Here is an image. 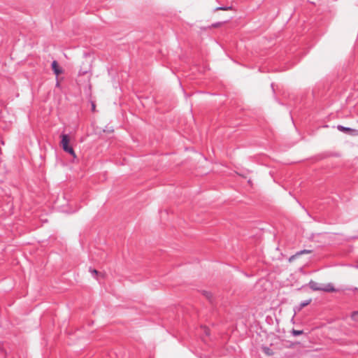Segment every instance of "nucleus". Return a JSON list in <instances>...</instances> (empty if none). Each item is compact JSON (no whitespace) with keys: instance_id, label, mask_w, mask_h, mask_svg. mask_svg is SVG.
<instances>
[{"instance_id":"1","label":"nucleus","mask_w":358,"mask_h":358,"mask_svg":"<svg viewBox=\"0 0 358 358\" xmlns=\"http://www.w3.org/2000/svg\"><path fill=\"white\" fill-rule=\"evenodd\" d=\"M62 140H61V145L63 148V150L69 153L71 155H72L73 157H76V153L73 149L72 147L69 146V137L67 134H62L61 136Z\"/></svg>"},{"instance_id":"2","label":"nucleus","mask_w":358,"mask_h":358,"mask_svg":"<svg viewBox=\"0 0 358 358\" xmlns=\"http://www.w3.org/2000/svg\"><path fill=\"white\" fill-rule=\"evenodd\" d=\"M313 251L311 250H302L298 251L297 252H296L295 255H294L289 257V261L292 262L301 255L310 254Z\"/></svg>"},{"instance_id":"3","label":"nucleus","mask_w":358,"mask_h":358,"mask_svg":"<svg viewBox=\"0 0 358 358\" xmlns=\"http://www.w3.org/2000/svg\"><path fill=\"white\" fill-rule=\"evenodd\" d=\"M321 291H324L326 292H336L337 290L334 288L332 283H328L326 285H322Z\"/></svg>"},{"instance_id":"4","label":"nucleus","mask_w":358,"mask_h":358,"mask_svg":"<svg viewBox=\"0 0 358 358\" xmlns=\"http://www.w3.org/2000/svg\"><path fill=\"white\" fill-rule=\"evenodd\" d=\"M51 66H52V71L57 76H59V74H61L62 73V69L59 66L57 61H53Z\"/></svg>"},{"instance_id":"5","label":"nucleus","mask_w":358,"mask_h":358,"mask_svg":"<svg viewBox=\"0 0 358 358\" xmlns=\"http://www.w3.org/2000/svg\"><path fill=\"white\" fill-rule=\"evenodd\" d=\"M309 287L314 291H321L322 285H320L315 281L311 280L309 282Z\"/></svg>"},{"instance_id":"6","label":"nucleus","mask_w":358,"mask_h":358,"mask_svg":"<svg viewBox=\"0 0 358 358\" xmlns=\"http://www.w3.org/2000/svg\"><path fill=\"white\" fill-rule=\"evenodd\" d=\"M337 129L341 131L348 132V133L355 131L354 129H352L350 127H343L342 125H338Z\"/></svg>"},{"instance_id":"7","label":"nucleus","mask_w":358,"mask_h":358,"mask_svg":"<svg viewBox=\"0 0 358 358\" xmlns=\"http://www.w3.org/2000/svg\"><path fill=\"white\" fill-rule=\"evenodd\" d=\"M232 10V6H219L215 8L213 11L216 12L218 10Z\"/></svg>"},{"instance_id":"8","label":"nucleus","mask_w":358,"mask_h":358,"mask_svg":"<svg viewBox=\"0 0 358 358\" xmlns=\"http://www.w3.org/2000/svg\"><path fill=\"white\" fill-rule=\"evenodd\" d=\"M262 350H263V352L266 355H268V356H271V355H273V350L268 348V347H263L262 348Z\"/></svg>"},{"instance_id":"9","label":"nucleus","mask_w":358,"mask_h":358,"mask_svg":"<svg viewBox=\"0 0 358 358\" xmlns=\"http://www.w3.org/2000/svg\"><path fill=\"white\" fill-rule=\"evenodd\" d=\"M310 302H311V299H308V300H306L304 301H302L299 304V310H301L303 308H304L305 306H306L308 304H310Z\"/></svg>"},{"instance_id":"10","label":"nucleus","mask_w":358,"mask_h":358,"mask_svg":"<svg viewBox=\"0 0 358 358\" xmlns=\"http://www.w3.org/2000/svg\"><path fill=\"white\" fill-rule=\"evenodd\" d=\"M351 317L355 321H358V311H354Z\"/></svg>"},{"instance_id":"11","label":"nucleus","mask_w":358,"mask_h":358,"mask_svg":"<svg viewBox=\"0 0 358 358\" xmlns=\"http://www.w3.org/2000/svg\"><path fill=\"white\" fill-rule=\"evenodd\" d=\"M292 334L293 336H299V335H301L303 334V331L301 330H296V329H293L292 331Z\"/></svg>"},{"instance_id":"12","label":"nucleus","mask_w":358,"mask_h":358,"mask_svg":"<svg viewBox=\"0 0 358 358\" xmlns=\"http://www.w3.org/2000/svg\"><path fill=\"white\" fill-rule=\"evenodd\" d=\"M203 295L206 296V297L209 300H210L212 298V294L209 292L203 291Z\"/></svg>"},{"instance_id":"13","label":"nucleus","mask_w":358,"mask_h":358,"mask_svg":"<svg viewBox=\"0 0 358 358\" xmlns=\"http://www.w3.org/2000/svg\"><path fill=\"white\" fill-rule=\"evenodd\" d=\"M90 272H91L94 275H96L98 273V271L96 269L92 268H90Z\"/></svg>"},{"instance_id":"14","label":"nucleus","mask_w":358,"mask_h":358,"mask_svg":"<svg viewBox=\"0 0 358 358\" xmlns=\"http://www.w3.org/2000/svg\"><path fill=\"white\" fill-rule=\"evenodd\" d=\"M92 110H94V109H95V105L94 103H92Z\"/></svg>"}]
</instances>
